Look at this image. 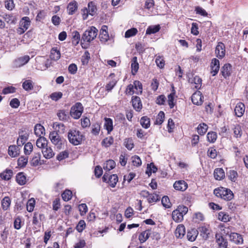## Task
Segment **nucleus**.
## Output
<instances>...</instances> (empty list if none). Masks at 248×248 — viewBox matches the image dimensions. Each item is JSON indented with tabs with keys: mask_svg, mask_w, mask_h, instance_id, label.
<instances>
[{
	"mask_svg": "<svg viewBox=\"0 0 248 248\" xmlns=\"http://www.w3.org/2000/svg\"><path fill=\"white\" fill-rule=\"evenodd\" d=\"M116 163L113 160H108L103 164V168L107 170H110L115 168Z\"/></svg>",
	"mask_w": 248,
	"mask_h": 248,
	"instance_id": "31",
	"label": "nucleus"
},
{
	"mask_svg": "<svg viewBox=\"0 0 248 248\" xmlns=\"http://www.w3.org/2000/svg\"><path fill=\"white\" fill-rule=\"evenodd\" d=\"M219 61L216 58H214L212 60L210 68L211 73L213 76H216L218 73L219 69Z\"/></svg>",
	"mask_w": 248,
	"mask_h": 248,
	"instance_id": "9",
	"label": "nucleus"
},
{
	"mask_svg": "<svg viewBox=\"0 0 248 248\" xmlns=\"http://www.w3.org/2000/svg\"><path fill=\"white\" fill-rule=\"evenodd\" d=\"M72 191L70 190H65L62 194V199L64 201H68L72 198Z\"/></svg>",
	"mask_w": 248,
	"mask_h": 248,
	"instance_id": "51",
	"label": "nucleus"
},
{
	"mask_svg": "<svg viewBox=\"0 0 248 248\" xmlns=\"http://www.w3.org/2000/svg\"><path fill=\"white\" fill-rule=\"evenodd\" d=\"M16 180L19 185L21 186L25 185L27 182V178L24 173L22 172L18 173L16 176Z\"/></svg>",
	"mask_w": 248,
	"mask_h": 248,
	"instance_id": "27",
	"label": "nucleus"
},
{
	"mask_svg": "<svg viewBox=\"0 0 248 248\" xmlns=\"http://www.w3.org/2000/svg\"><path fill=\"white\" fill-rule=\"evenodd\" d=\"M232 66L229 63H226L221 68V72L224 78H226L227 77L230 76L231 73Z\"/></svg>",
	"mask_w": 248,
	"mask_h": 248,
	"instance_id": "22",
	"label": "nucleus"
},
{
	"mask_svg": "<svg viewBox=\"0 0 248 248\" xmlns=\"http://www.w3.org/2000/svg\"><path fill=\"white\" fill-rule=\"evenodd\" d=\"M203 98V97L202 93L200 91H196L191 96L192 103L197 105H200L202 104Z\"/></svg>",
	"mask_w": 248,
	"mask_h": 248,
	"instance_id": "10",
	"label": "nucleus"
},
{
	"mask_svg": "<svg viewBox=\"0 0 248 248\" xmlns=\"http://www.w3.org/2000/svg\"><path fill=\"white\" fill-rule=\"evenodd\" d=\"M11 201L9 197H5L1 201V206L4 210H7L10 207Z\"/></svg>",
	"mask_w": 248,
	"mask_h": 248,
	"instance_id": "38",
	"label": "nucleus"
},
{
	"mask_svg": "<svg viewBox=\"0 0 248 248\" xmlns=\"http://www.w3.org/2000/svg\"><path fill=\"white\" fill-rule=\"evenodd\" d=\"M42 154L44 156L46 159H49L54 156L55 154L53 151L52 148L50 147L47 146L42 150Z\"/></svg>",
	"mask_w": 248,
	"mask_h": 248,
	"instance_id": "26",
	"label": "nucleus"
},
{
	"mask_svg": "<svg viewBox=\"0 0 248 248\" xmlns=\"http://www.w3.org/2000/svg\"><path fill=\"white\" fill-rule=\"evenodd\" d=\"M85 227L86 224L84 220H80L76 226V229L78 232H80L83 231V230L85 228Z\"/></svg>",
	"mask_w": 248,
	"mask_h": 248,
	"instance_id": "61",
	"label": "nucleus"
},
{
	"mask_svg": "<svg viewBox=\"0 0 248 248\" xmlns=\"http://www.w3.org/2000/svg\"><path fill=\"white\" fill-rule=\"evenodd\" d=\"M69 142L74 145H78L81 143L84 136L78 130L70 129L67 134Z\"/></svg>",
	"mask_w": 248,
	"mask_h": 248,
	"instance_id": "1",
	"label": "nucleus"
},
{
	"mask_svg": "<svg viewBox=\"0 0 248 248\" xmlns=\"http://www.w3.org/2000/svg\"><path fill=\"white\" fill-rule=\"evenodd\" d=\"M202 81V79L198 76H195L188 79V82L191 84L195 85L194 88L196 89H199L201 88Z\"/></svg>",
	"mask_w": 248,
	"mask_h": 248,
	"instance_id": "19",
	"label": "nucleus"
},
{
	"mask_svg": "<svg viewBox=\"0 0 248 248\" xmlns=\"http://www.w3.org/2000/svg\"><path fill=\"white\" fill-rule=\"evenodd\" d=\"M215 237L216 243L218 245V248L227 246V241L224 238L221 233H217Z\"/></svg>",
	"mask_w": 248,
	"mask_h": 248,
	"instance_id": "13",
	"label": "nucleus"
},
{
	"mask_svg": "<svg viewBox=\"0 0 248 248\" xmlns=\"http://www.w3.org/2000/svg\"><path fill=\"white\" fill-rule=\"evenodd\" d=\"M34 133L37 137H42L45 134V129L41 124H36L34 128Z\"/></svg>",
	"mask_w": 248,
	"mask_h": 248,
	"instance_id": "23",
	"label": "nucleus"
},
{
	"mask_svg": "<svg viewBox=\"0 0 248 248\" xmlns=\"http://www.w3.org/2000/svg\"><path fill=\"white\" fill-rule=\"evenodd\" d=\"M33 149V145L31 142L27 143L24 148V153L26 155H29Z\"/></svg>",
	"mask_w": 248,
	"mask_h": 248,
	"instance_id": "57",
	"label": "nucleus"
},
{
	"mask_svg": "<svg viewBox=\"0 0 248 248\" xmlns=\"http://www.w3.org/2000/svg\"><path fill=\"white\" fill-rule=\"evenodd\" d=\"M104 127L109 133L113 130V122L110 118H106L105 119Z\"/></svg>",
	"mask_w": 248,
	"mask_h": 248,
	"instance_id": "32",
	"label": "nucleus"
},
{
	"mask_svg": "<svg viewBox=\"0 0 248 248\" xmlns=\"http://www.w3.org/2000/svg\"><path fill=\"white\" fill-rule=\"evenodd\" d=\"M78 4L77 1L74 0L69 3L67 7V10L69 15H73L77 10Z\"/></svg>",
	"mask_w": 248,
	"mask_h": 248,
	"instance_id": "20",
	"label": "nucleus"
},
{
	"mask_svg": "<svg viewBox=\"0 0 248 248\" xmlns=\"http://www.w3.org/2000/svg\"><path fill=\"white\" fill-rule=\"evenodd\" d=\"M159 199L160 197L158 195L156 194H151L147 198V201L149 203H152L156 202L157 201L159 200Z\"/></svg>",
	"mask_w": 248,
	"mask_h": 248,
	"instance_id": "56",
	"label": "nucleus"
},
{
	"mask_svg": "<svg viewBox=\"0 0 248 248\" xmlns=\"http://www.w3.org/2000/svg\"><path fill=\"white\" fill-rule=\"evenodd\" d=\"M118 181V177L116 174L111 175L108 181V183L109 185L112 187H114Z\"/></svg>",
	"mask_w": 248,
	"mask_h": 248,
	"instance_id": "34",
	"label": "nucleus"
},
{
	"mask_svg": "<svg viewBox=\"0 0 248 248\" xmlns=\"http://www.w3.org/2000/svg\"><path fill=\"white\" fill-rule=\"evenodd\" d=\"M113 143V139L112 137H108L104 139L102 141V144L105 147H109Z\"/></svg>",
	"mask_w": 248,
	"mask_h": 248,
	"instance_id": "55",
	"label": "nucleus"
},
{
	"mask_svg": "<svg viewBox=\"0 0 248 248\" xmlns=\"http://www.w3.org/2000/svg\"><path fill=\"white\" fill-rule=\"evenodd\" d=\"M57 116L62 121H66L69 118L68 112L65 110H60L57 113Z\"/></svg>",
	"mask_w": 248,
	"mask_h": 248,
	"instance_id": "42",
	"label": "nucleus"
},
{
	"mask_svg": "<svg viewBox=\"0 0 248 248\" xmlns=\"http://www.w3.org/2000/svg\"><path fill=\"white\" fill-rule=\"evenodd\" d=\"M97 31V30L94 27H91L90 29L84 32L81 41L88 43L90 42L96 37Z\"/></svg>",
	"mask_w": 248,
	"mask_h": 248,
	"instance_id": "4",
	"label": "nucleus"
},
{
	"mask_svg": "<svg viewBox=\"0 0 248 248\" xmlns=\"http://www.w3.org/2000/svg\"><path fill=\"white\" fill-rule=\"evenodd\" d=\"M28 135L27 134H20L19 138L17 140V144L18 146H21L24 144L28 139Z\"/></svg>",
	"mask_w": 248,
	"mask_h": 248,
	"instance_id": "49",
	"label": "nucleus"
},
{
	"mask_svg": "<svg viewBox=\"0 0 248 248\" xmlns=\"http://www.w3.org/2000/svg\"><path fill=\"white\" fill-rule=\"evenodd\" d=\"M150 232L149 231H145L141 232L139 236V240L141 243L145 242L149 237Z\"/></svg>",
	"mask_w": 248,
	"mask_h": 248,
	"instance_id": "36",
	"label": "nucleus"
},
{
	"mask_svg": "<svg viewBox=\"0 0 248 248\" xmlns=\"http://www.w3.org/2000/svg\"><path fill=\"white\" fill-rule=\"evenodd\" d=\"M8 154L12 157H15L19 154L18 147L16 145H10L8 148Z\"/></svg>",
	"mask_w": 248,
	"mask_h": 248,
	"instance_id": "25",
	"label": "nucleus"
},
{
	"mask_svg": "<svg viewBox=\"0 0 248 248\" xmlns=\"http://www.w3.org/2000/svg\"><path fill=\"white\" fill-rule=\"evenodd\" d=\"M173 187L176 190L184 191L187 189L188 185L185 181L179 180L174 183Z\"/></svg>",
	"mask_w": 248,
	"mask_h": 248,
	"instance_id": "12",
	"label": "nucleus"
},
{
	"mask_svg": "<svg viewBox=\"0 0 248 248\" xmlns=\"http://www.w3.org/2000/svg\"><path fill=\"white\" fill-rule=\"evenodd\" d=\"M237 172L234 170H231L228 172V177L231 181L235 182L237 179Z\"/></svg>",
	"mask_w": 248,
	"mask_h": 248,
	"instance_id": "62",
	"label": "nucleus"
},
{
	"mask_svg": "<svg viewBox=\"0 0 248 248\" xmlns=\"http://www.w3.org/2000/svg\"><path fill=\"white\" fill-rule=\"evenodd\" d=\"M165 117V114L163 111H160L158 114L156 120V123L158 124H161L164 121Z\"/></svg>",
	"mask_w": 248,
	"mask_h": 248,
	"instance_id": "64",
	"label": "nucleus"
},
{
	"mask_svg": "<svg viewBox=\"0 0 248 248\" xmlns=\"http://www.w3.org/2000/svg\"><path fill=\"white\" fill-rule=\"evenodd\" d=\"M214 193L217 197L226 201H230L233 197V194L231 190L223 187L216 188Z\"/></svg>",
	"mask_w": 248,
	"mask_h": 248,
	"instance_id": "2",
	"label": "nucleus"
},
{
	"mask_svg": "<svg viewBox=\"0 0 248 248\" xmlns=\"http://www.w3.org/2000/svg\"><path fill=\"white\" fill-rule=\"evenodd\" d=\"M41 155L40 153L34 154L31 160V164L33 166H37L42 164L41 160Z\"/></svg>",
	"mask_w": 248,
	"mask_h": 248,
	"instance_id": "28",
	"label": "nucleus"
},
{
	"mask_svg": "<svg viewBox=\"0 0 248 248\" xmlns=\"http://www.w3.org/2000/svg\"><path fill=\"white\" fill-rule=\"evenodd\" d=\"M207 140L210 143H214L217 139L216 132L213 131L209 132L206 136Z\"/></svg>",
	"mask_w": 248,
	"mask_h": 248,
	"instance_id": "44",
	"label": "nucleus"
},
{
	"mask_svg": "<svg viewBox=\"0 0 248 248\" xmlns=\"http://www.w3.org/2000/svg\"><path fill=\"white\" fill-rule=\"evenodd\" d=\"M28 161V157L25 156H20L17 160V164L18 166L20 167H24L27 165Z\"/></svg>",
	"mask_w": 248,
	"mask_h": 248,
	"instance_id": "54",
	"label": "nucleus"
},
{
	"mask_svg": "<svg viewBox=\"0 0 248 248\" xmlns=\"http://www.w3.org/2000/svg\"><path fill=\"white\" fill-rule=\"evenodd\" d=\"M13 174V171L11 170L6 169L0 173V176L2 179L9 180L11 179Z\"/></svg>",
	"mask_w": 248,
	"mask_h": 248,
	"instance_id": "33",
	"label": "nucleus"
},
{
	"mask_svg": "<svg viewBox=\"0 0 248 248\" xmlns=\"http://www.w3.org/2000/svg\"><path fill=\"white\" fill-rule=\"evenodd\" d=\"M233 131L234 137L236 138H239L242 136V131L241 126L239 124L234 125Z\"/></svg>",
	"mask_w": 248,
	"mask_h": 248,
	"instance_id": "39",
	"label": "nucleus"
},
{
	"mask_svg": "<svg viewBox=\"0 0 248 248\" xmlns=\"http://www.w3.org/2000/svg\"><path fill=\"white\" fill-rule=\"evenodd\" d=\"M132 165L136 167H139L141 165V160L138 155H134L131 157Z\"/></svg>",
	"mask_w": 248,
	"mask_h": 248,
	"instance_id": "52",
	"label": "nucleus"
},
{
	"mask_svg": "<svg viewBox=\"0 0 248 248\" xmlns=\"http://www.w3.org/2000/svg\"><path fill=\"white\" fill-rule=\"evenodd\" d=\"M30 20L29 17L25 16L23 17L20 22L19 27L17 30V32L19 34L24 33L29 28L30 25Z\"/></svg>",
	"mask_w": 248,
	"mask_h": 248,
	"instance_id": "7",
	"label": "nucleus"
},
{
	"mask_svg": "<svg viewBox=\"0 0 248 248\" xmlns=\"http://www.w3.org/2000/svg\"><path fill=\"white\" fill-rule=\"evenodd\" d=\"M214 177L217 180H221L225 177V172L222 168H217L214 170Z\"/></svg>",
	"mask_w": 248,
	"mask_h": 248,
	"instance_id": "29",
	"label": "nucleus"
},
{
	"mask_svg": "<svg viewBox=\"0 0 248 248\" xmlns=\"http://www.w3.org/2000/svg\"><path fill=\"white\" fill-rule=\"evenodd\" d=\"M125 93L127 95H132L134 93H136L134 85L132 84L128 85L125 90Z\"/></svg>",
	"mask_w": 248,
	"mask_h": 248,
	"instance_id": "59",
	"label": "nucleus"
},
{
	"mask_svg": "<svg viewBox=\"0 0 248 248\" xmlns=\"http://www.w3.org/2000/svg\"><path fill=\"white\" fill-rule=\"evenodd\" d=\"M225 53V45L222 42H218L215 50L216 56L219 59H222L224 57Z\"/></svg>",
	"mask_w": 248,
	"mask_h": 248,
	"instance_id": "8",
	"label": "nucleus"
},
{
	"mask_svg": "<svg viewBox=\"0 0 248 248\" xmlns=\"http://www.w3.org/2000/svg\"><path fill=\"white\" fill-rule=\"evenodd\" d=\"M131 69H132V73L133 75H135L136 73L138 72L139 66V63L137 61V57L135 56L132 58L131 60Z\"/></svg>",
	"mask_w": 248,
	"mask_h": 248,
	"instance_id": "30",
	"label": "nucleus"
},
{
	"mask_svg": "<svg viewBox=\"0 0 248 248\" xmlns=\"http://www.w3.org/2000/svg\"><path fill=\"white\" fill-rule=\"evenodd\" d=\"M160 29V27L159 25L149 26L146 30V33L151 34L156 33L159 31Z\"/></svg>",
	"mask_w": 248,
	"mask_h": 248,
	"instance_id": "46",
	"label": "nucleus"
},
{
	"mask_svg": "<svg viewBox=\"0 0 248 248\" xmlns=\"http://www.w3.org/2000/svg\"><path fill=\"white\" fill-rule=\"evenodd\" d=\"M30 59V58L28 55H25L19 57L15 61L14 65L16 67H21L26 64L29 61Z\"/></svg>",
	"mask_w": 248,
	"mask_h": 248,
	"instance_id": "11",
	"label": "nucleus"
},
{
	"mask_svg": "<svg viewBox=\"0 0 248 248\" xmlns=\"http://www.w3.org/2000/svg\"><path fill=\"white\" fill-rule=\"evenodd\" d=\"M138 32V30L136 28H133L128 30L125 33L124 36L125 38H129L135 35Z\"/></svg>",
	"mask_w": 248,
	"mask_h": 248,
	"instance_id": "53",
	"label": "nucleus"
},
{
	"mask_svg": "<svg viewBox=\"0 0 248 248\" xmlns=\"http://www.w3.org/2000/svg\"><path fill=\"white\" fill-rule=\"evenodd\" d=\"M208 125L204 124L202 123L200 124L197 127V132L201 135H203L208 129Z\"/></svg>",
	"mask_w": 248,
	"mask_h": 248,
	"instance_id": "40",
	"label": "nucleus"
},
{
	"mask_svg": "<svg viewBox=\"0 0 248 248\" xmlns=\"http://www.w3.org/2000/svg\"><path fill=\"white\" fill-rule=\"evenodd\" d=\"M132 105L134 108L137 111H140L142 108V104L139 97L135 96L132 97Z\"/></svg>",
	"mask_w": 248,
	"mask_h": 248,
	"instance_id": "21",
	"label": "nucleus"
},
{
	"mask_svg": "<svg viewBox=\"0 0 248 248\" xmlns=\"http://www.w3.org/2000/svg\"><path fill=\"white\" fill-rule=\"evenodd\" d=\"M49 138L51 142L55 145L57 148L61 149L64 145V140L62 139L56 131L50 133Z\"/></svg>",
	"mask_w": 248,
	"mask_h": 248,
	"instance_id": "5",
	"label": "nucleus"
},
{
	"mask_svg": "<svg viewBox=\"0 0 248 248\" xmlns=\"http://www.w3.org/2000/svg\"><path fill=\"white\" fill-rule=\"evenodd\" d=\"M36 144L38 148L43 150L47 146V140L44 137H40L36 140Z\"/></svg>",
	"mask_w": 248,
	"mask_h": 248,
	"instance_id": "24",
	"label": "nucleus"
},
{
	"mask_svg": "<svg viewBox=\"0 0 248 248\" xmlns=\"http://www.w3.org/2000/svg\"><path fill=\"white\" fill-rule=\"evenodd\" d=\"M140 123L143 128L147 129L150 125V120L148 117L143 116L140 119Z\"/></svg>",
	"mask_w": 248,
	"mask_h": 248,
	"instance_id": "43",
	"label": "nucleus"
},
{
	"mask_svg": "<svg viewBox=\"0 0 248 248\" xmlns=\"http://www.w3.org/2000/svg\"><path fill=\"white\" fill-rule=\"evenodd\" d=\"M198 232L195 230L189 231L187 233V237L188 240L193 242L195 240L197 236Z\"/></svg>",
	"mask_w": 248,
	"mask_h": 248,
	"instance_id": "47",
	"label": "nucleus"
},
{
	"mask_svg": "<svg viewBox=\"0 0 248 248\" xmlns=\"http://www.w3.org/2000/svg\"><path fill=\"white\" fill-rule=\"evenodd\" d=\"M186 233V229L184 225L179 224L177 226L175 231V235L177 238H182Z\"/></svg>",
	"mask_w": 248,
	"mask_h": 248,
	"instance_id": "15",
	"label": "nucleus"
},
{
	"mask_svg": "<svg viewBox=\"0 0 248 248\" xmlns=\"http://www.w3.org/2000/svg\"><path fill=\"white\" fill-rule=\"evenodd\" d=\"M62 93L60 92H54L50 95V97L52 100L56 101H58L60 98H61L62 97Z\"/></svg>",
	"mask_w": 248,
	"mask_h": 248,
	"instance_id": "60",
	"label": "nucleus"
},
{
	"mask_svg": "<svg viewBox=\"0 0 248 248\" xmlns=\"http://www.w3.org/2000/svg\"><path fill=\"white\" fill-rule=\"evenodd\" d=\"M100 130V125L98 123H95L92 125V133L94 135H97L99 134Z\"/></svg>",
	"mask_w": 248,
	"mask_h": 248,
	"instance_id": "63",
	"label": "nucleus"
},
{
	"mask_svg": "<svg viewBox=\"0 0 248 248\" xmlns=\"http://www.w3.org/2000/svg\"><path fill=\"white\" fill-rule=\"evenodd\" d=\"M80 40V36L79 32L77 31H74L72 32V43L75 45L78 44Z\"/></svg>",
	"mask_w": 248,
	"mask_h": 248,
	"instance_id": "48",
	"label": "nucleus"
},
{
	"mask_svg": "<svg viewBox=\"0 0 248 248\" xmlns=\"http://www.w3.org/2000/svg\"><path fill=\"white\" fill-rule=\"evenodd\" d=\"M35 204V200L33 198L30 199L27 203V210L29 212L33 211Z\"/></svg>",
	"mask_w": 248,
	"mask_h": 248,
	"instance_id": "50",
	"label": "nucleus"
},
{
	"mask_svg": "<svg viewBox=\"0 0 248 248\" xmlns=\"http://www.w3.org/2000/svg\"><path fill=\"white\" fill-rule=\"evenodd\" d=\"M161 202L164 207L168 208L171 206L170 199L168 196H164L162 198Z\"/></svg>",
	"mask_w": 248,
	"mask_h": 248,
	"instance_id": "58",
	"label": "nucleus"
},
{
	"mask_svg": "<svg viewBox=\"0 0 248 248\" xmlns=\"http://www.w3.org/2000/svg\"><path fill=\"white\" fill-rule=\"evenodd\" d=\"M83 107L81 103H76L71 108L70 115L75 119L79 118L83 112Z\"/></svg>",
	"mask_w": 248,
	"mask_h": 248,
	"instance_id": "6",
	"label": "nucleus"
},
{
	"mask_svg": "<svg viewBox=\"0 0 248 248\" xmlns=\"http://www.w3.org/2000/svg\"><path fill=\"white\" fill-rule=\"evenodd\" d=\"M22 87L26 91L32 90L33 88V83L32 81L30 79L26 80L23 82Z\"/></svg>",
	"mask_w": 248,
	"mask_h": 248,
	"instance_id": "41",
	"label": "nucleus"
},
{
	"mask_svg": "<svg viewBox=\"0 0 248 248\" xmlns=\"http://www.w3.org/2000/svg\"><path fill=\"white\" fill-rule=\"evenodd\" d=\"M133 85L136 91V94H141L142 92V85L141 83L138 80H135L134 81Z\"/></svg>",
	"mask_w": 248,
	"mask_h": 248,
	"instance_id": "37",
	"label": "nucleus"
},
{
	"mask_svg": "<svg viewBox=\"0 0 248 248\" xmlns=\"http://www.w3.org/2000/svg\"><path fill=\"white\" fill-rule=\"evenodd\" d=\"M188 211V208L186 206L182 205L179 206L176 209L172 212V217L173 220L176 222H181L184 219V216Z\"/></svg>",
	"mask_w": 248,
	"mask_h": 248,
	"instance_id": "3",
	"label": "nucleus"
},
{
	"mask_svg": "<svg viewBox=\"0 0 248 248\" xmlns=\"http://www.w3.org/2000/svg\"><path fill=\"white\" fill-rule=\"evenodd\" d=\"M230 239L236 244H242L243 239L241 235L235 232H232L230 234Z\"/></svg>",
	"mask_w": 248,
	"mask_h": 248,
	"instance_id": "14",
	"label": "nucleus"
},
{
	"mask_svg": "<svg viewBox=\"0 0 248 248\" xmlns=\"http://www.w3.org/2000/svg\"><path fill=\"white\" fill-rule=\"evenodd\" d=\"M245 110V107L243 103L241 102L237 103L234 109L235 115L239 117H241L243 115Z\"/></svg>",
	"mask_w": 248,
	"mask_h": 248,
	"instance_id": "17",
	"label": "nucleus"
},
{
	"mask_svg": "<svg viewBox=\"0 0 248 248\" xmlns=\"http://www.w3.org/2000/svg\"><path fill=\"white\" fill-rule=\"evenodd\" d=\"M61 58V53L57 47H53L50 51V58L51 60L56 61Z\"/></svg>",
	"mask_w": 248,
	"mask_h": 248,
	"instance_id": "18",
	"label": "nucleus"
},
{
	"mask_svg": "<svg viewBox=\"0 0 248 248\" xmlns=\"http://www.w3.org/2000/svg\"><path fill=\"white\" fill-rule=\"evenodd\" d=\"M88 7L89 14L93 16L97 11V7L95 3L93 1H90L88 3Z\"/></svg>",
	"mask_w": 248,
	"mask_h": 248,
	"instance_id": "45",
	"label": "nucleus"
},
{
	"mask_svg": "<svg viewBox=\"0 0 248 248\" xmlns=\"http://www.w3.org/2000/svg\"><path fill=\"white\" fill-rule=\"evenodd\" d=\"M231 218L229 215L224 212H220L218 213V219L221 221L227 222L230 220Z\"/></svg>",
	"mask_w": 248,
	"mask_h": 248,
	"instance_id": "35",
	"label": "nucleus"
},
{
	"mask_svg": "<svg viewBox=\"0 0 248 248\" xmlns=\"http://www.w3.org/2000/svg\"><path fill=\"white\" fill-rule=\"evenodd\" d=\"M199 230L203 238L206 239L208 238L209 234L210 233V230L208 225L202 226L199 228Z\"/></svg>",
	"mask_w": 248,
	"mask_h": 248,
	"instance_id": "16",
	"label": "nucleus"
}]
</instances>
